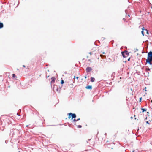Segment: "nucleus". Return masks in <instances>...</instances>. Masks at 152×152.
Instances as JSON below:
<instances>
[{
	"label": "nucleus",
	"instance_id": "f257e3e1",
	"mask_svg": "<svg viewBox=\"0 0 152 152\" xmlns=\"http://www.w3.org/2000/svg\"><path fill=\"white\" fill-rule=\"evenodd\" d=\"M147 63L151 64V62L152 61V52H149L148 54V58L146 60Z\"/></svg>",
	"mask_w": 152,
	"mask_h": 152
},
{
	"label": "nucleus",
	"instance_id": "f03ea898",
	"mask_svg": "<svg viewBox=\"0 0 152 152\" xmlns=\"http://www.w3.org/2000/svg\"><path fill=\"white\" fill-rule=\"evenodd\" d=\"M68 118L70 119L71 117H72V119L73 118H75L76 117V115L74 113H68Z\"/></svg>",
	"mask_w": 152,
	"mask_h": 152
},
{
	"label": "nucleus",
	"instance_id": "7ed1b4c3",
	"mask_svg": "<svg viewBox=\"0 0 152 152\" xmlns=\"http://www.w3.org/2000/svg\"><path fill=\"white\" fill-rule=\"evenodd\" d=\"M121 53L124 58L126 57L129 55V53L126 51H125L124 52H121Z\"/></svg>",
	"mask_w": 152,
	"mask_h": 152
},
{
	"label": "nucleus",
	"instance_id": "20e7f679",
	"mask_svg": "<svg viewBox=\"0 0 152 152\" xmlns=\"http://www.w3.org/2000/svg\"><path fill=\"white\" fill-rule=\"evenodd\" d=\"M14 134V132L13 129H11L10 131V133H9V135L10 136H11L12 137Z\"/></svg>",
	"mask_w": 152,
	"mask_h": 152
},
{
	"label": "nucleus",
	"instance_id": "39448f33",
	"mask_svg": "<svg viewBox=\"0 0 152 152\" xmlns=\"http://www.w3.org/2000/svg\"><path fill=\"white\" fill-rule=\"evenodd\" d=\"M91 70L92 69L91 67H88L86 69V71L87 72H90Z\"/></svg>",
	"mask_w": 152,
	"mask_h": 152
},
{
	"label": "nucleus",
	"instance_id": "423d86ee",
	"mask_svg": "<svg viewBox=\"0 0 152 152\" xmlns=\"http://www.w3.org/2000/svg\"><path fill=\"white\" fill-rule=\"evenodd\" d=\"M56 79V78L55 77H52V78H51V80H52L51 81V83H54L55 81V80Z\"/></svg>",
	"mask_w": 152,
	"mask_h": 152
},
{
	"label": "nucleus",
	"instance_id": "0eeeda50",
	"mask_svg": "<svg viewBox=\"0 0 152 152\" xmlns=\"http://www.w3.org/2000/svg\"><path fill=\"white\" fill-rule=\"evenodd\" d=\"M86 88L88 89L91 90L92 88V87L91 86H88L86 87Z\"/></svg>",
	"mask_w": 152,
	"mask_h": 152
},
{
	"label": "nucleus",
	"instance_id": "6e6552de",
	"mask_svg": "<svg viewBox=\"0 0 152 152\" xmlns=\"http://www.w3.org/2000/svg\"><path fill=\"white\" fill-rule=\"evenodd\" d=\"M142 29L143 30H144L146 31L147 34H149L148 31L146 29L144 28V27L142 28Z\"/></svg>",
	"mask_w": 152,
	"mask_h": 152
},
{
	"label": "nucleus",
	"instance_id": "1a4fd4ad",
	"mask_svg": "<svg viewBox=\"0 0 152 152\" xmlns=\"http://www.w3.org/2000/svg\"><path fill=\"white\" fill-rule=\"evenodd\" d=\"M4 25L3 23L0 22V28L3 27Z\"/></svg>",
	"mask_w": 152,
	"mask_h": 152
},
{
	"label": "nucleus",
	"instance_id": "9d476101",
	"mask_svg": "<svg viewBox=\"0 0 152 152\" xmlns=\"http://www.w3.org/2000/svg\"><path fill=\"white\" fill-rule=\"evenodd\" d=\"M95 80V79L94 78L92 77L91 78V82H94Z\"/></svg>",
	"mask_w": 152,
	"mask_h": 152
},
{
	"label": "nucleus",
	"instance_id": "9b49d317",
	"mask_svg": "<svg viewBox=\"0 0 152 152\" xmlns=\"http://www.w3.org/2000/svg\"><path fill=\"white\" fill-rule=\"evenodd\" d=\"M80 119V118H78L76 120L75 119H74L73 120V121H78Z\"/></svg>",
	"mask_w": 152,
	"mask_h": 152
},
{
	"label": "nucleus",
	"instance_id": "f8f14e48",
	"mask_svg": "<svg viewBox=\"0 0 152 152\" xmlns=\"http://www.w3.org/2000/svg\"><path fill=\"white\" fill-rule=\"evenodd\" d=\"M100 56L102 57V58H104V57L105 58L106 57V56L104 55H102V54H101L100 55Z\"/></svg>",
	"mask_w": 152,
	"mask_h": 152
},
{
	"label": "nucleus",
	"instance_id": "ddd939ff",
	"mask_svg": "<svg viewBox=\"0 0 152 152\" xmlns=\"http://www.w3.org/2000/svg\"><path fill=\"white\" fill-rule=\"evenodd\" d=\"M12 75V77L13 78H15V77L17 78V77L15 76V75L14 74H13Z\"/></svg>",
	"mask_w": 152,
	"mask_h": 152
},
{
	"label": "nucleus",
	"instance_id": "4468645a",
	"mask_svg": "<svg viewBox=\"0 0 152 152\" xmlns=\"http://www.w3.org/2000/svg\"><path fill=\"white\" fill-rule=\"evenodd\" d=\"M142 112H144V111H146V110L145 109L142 108Z\"/></svg>",
	"mask_w": 152,
	"mask_h": 152
},
{
	"label": "nucleus",
	"instance_id": "2eb2a0df",
	"mask_svg": "<svg viewBox=\"0 0 152 152\" xmlns=\"http://www.w3.org/2000/svg\"><path fill=\"white\" fill-rule=\"evenodd\" d=\"M144 30H142V31H141V33L142 34V35L144 36Z\"/></svg>",
	"mask_w": 152,
	"mask_h": 152
},
{
	"label": "nucleus",
	"instance_id": "dca6fc26",
	"mask_svg": "<svg viewBox=\"0 0 152 152\" xmlns=\"http://www.w3.org/2000/svg\"><path fill=\"white\" fill-rule=\"evenodd\" d=\"M64 83V81L63 80H62L61 81V84H63Z\"/></svg>",
	"mask_w": 152,
	"mask_h": 152
},
{
	"label": "nucleus",
	"instance_id": "f3484780",
	"mask_svg": "<svg viewBox=\"0 0 152 152\" xmlns=\"http://www.w3.org/2000/svg\"><path fill=\"white\" fill-rule=\"evenodd\" d=\"M78 127L79 128H81L82 126L81 125H79L78 126Z\"/></svg>",
	"mask_w": 152,
	"mask_h": 152
},
{
	"label": "nucleus",
	"instance_id": "a211bd4d",
	"mask_svg": "<svg viewBox=\"0 0 152 152\" xmlns=\"http://www.w3.org/2000/svg\"><path fill=\"white\" fill-rule=\"evenodd\" d=\"M144 90H145V91H147V90H146V87H145V89H144Z\"/></svg>",
	"mask_w": 152,
	"mask_h": 152
},
{
	"label": "nucleus",
	"instance_id": "6ab92c4d",
	"mask_svg": "<svg viewBox=\"0 0 152 152\" xmlns=\"http://www.w3.org/2000/svg\"><path fill=\"white\" fill-rule=\"evenodd\" d=\"M146 123L147 124H149V123L148 121H146Z\"/></svg>",
	"mask_w": 152,
	"mask_h": 152
},
{
	"label": "nucleus",
	"instance_id": "aec40b11",
	"mask_svg": "<svg viewBox=\"0 0 152 152\" xmlns=\"http://www.w3.org/2000/svg\"><path fill=\"white\" fill-rule=\"evenodd\" d=\"M141 99H142V97L140 98V101H141Z\"/></svg>",
	"mask_w": 152,
	"mask_h": 152
},
{
	"label": "nucleus",
	"instance_id": "412c9836",
	"mask_svg": "<svg viewBox=\"0 0 152 152\" xmlns=\"http://www.w3.org/2000/svg\"><path fill=\"white\" fill-rule=\"evenodd\" d=\"M102 53L103 54H105V52H103Z\"/></svg>",
	"mask_w": 152,
	"mask_h": 152
},
{
	"label": "nucleus",
	"instance_id": "4be33fe9",
	"mask_svg": "<svg viewBox=\"0 0 152 152\" xmlns=\"http://www.w3.org/2000/svg\"><path fill=\"white\" fill-rule=\"evenodd\" d=\"M76 78L77 79H78L79 77H77Z\"/></svg>",
	"mask_w": 152,
	"mask_h": 152
},
{
	"label": "nucleus",
	"instance_id": "5701e85b",
	"mask_svg": "<svg viewBox=\"0 0 152 152\" xmlns=\"http://www.w3.org/2000/svg\"><path fill=\"white\" fill-rule=\"evenodd\" d=\"M130 58H129L128 59V61H129L130 60Z\"/></svg>",
	"mask_w": 152,
	"mask_h": 152
},
{
	"label": "nucleus",
	"instance_id": "b1692460",
	"mask_svg": "<svg viewBox=\"0 0 152 152\" xmlns=\"http://www.w3.org/2000/svg\"><path fill=\"white\" fill-rule=\"evenodd\" d=\"M23 67H25V65H23Z\"/></svg>",
	"mask_w": 152,
	"mask_h": 152
},
{
	"label": "nucleus",
	"instance_id": "393cba45",
	"mask_svg": "<svg viewBox=\"0 0 152 152\" xmlns=\"http://www.w3.org/2000/svg\"><path fill=\"white\" fill-rule=\"evenodd\" d=\"M85 78H86V76H85Z\"/></svg>",
	"mask_w": 152,
	"mask_h": 152
},
{
	"label": "nucleus",
	"instance_id": "a878e982",
	"mask_svg": "<svg viewBox=\"0 0 152 152\" xmlns=\"http://www.w3.org/2000/svg\"><path fill=\"white\" fill-rule=\"evenodd\" d=\"M74 79H75V76H74Z\"/></svg>",
	"mask_w": 152,
	"mask_h": 152
},
{
	"label": "nucleus",
	"instance_id": "bb28decb",
	"mask_svg": "<svg viewBox=\"0 0 152 152\" xmlns=\"http://www.w3.org/2000/svg\"><path fill=\"white\" fill-rule=\"evenodd\" d=\"M132 152H134V151H133Z\"/></svg>",
	"mask_w": 152,
	"mask_h": 152
},
{
	"label": "nucleus",
	"instance_id": "cd10ccee",
	"mask_svg": "<svg viewBox=\"0 0 152 152\" xmlns=\"http://www.w3.org/2000/svg\"><path fill=\"white\" fill-rule=\"evenodd\" d=\"M151 8H152V7H151Z\"/></svg>",
	"mask_w": 152,
	"mask_h": 152
}]
</instances>
